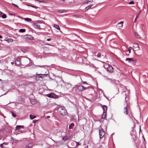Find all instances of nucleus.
<instances>
[{
    "label": "nucleus",
    "instance_id": "f257e3e1",
    "mask_svg": "<svg viewBox=\"0 0 148 148\" xmlns=\"http://www.w3.org/2000/svg\"><path fill=\"white\" fill-rule=\"evenodd\" d=\"M58 113L63 115H66L67 112L64 106H60L57 109Z\"/></svg>",
    "mask_w": 148,
    "mask_h": 148
},
{
    "label": "nucleus",
    "instance_id": "f03ea898",
    "mask_svg": "<svg viewBox=\"0 0 148 148\" xmlns=\"http://www.w3.org/2000/svg\"><path fill=\"white\" fill-rule=\"evenodd\" d=\"M105 134V132L102 128L99 129V135L100 138H102L104 136Z\"/></svg>",
    "mask_w": 148,
    "mask_h": 148
},
{
    "label": "nucleus",
    "instance_id": "7ed1b4c3",
    "mask_svg": "<svg viewBox=\"0 0 148 148\" xmlns=\"http://www.w3.org/2000/svg\"><path fill=\"white\" fill-rule=\"evenodd\" d=\"M24 37L26 40H33L34 39V38L31 35H26Z\"/></svg>",
    "mask_w": 148,
    "mask_h": 148
},
{
    "label": "nucleus",
    "instance_id": "20e7f679",
    "mask_svg": "<svg viewBox=\"0 0 148 148\" xmlns=\"http://www.w3.org/2000/svg\"><path fill=\"white\" fill-rule=\"evenodd\" d=\"M20 60L21 59L19 57H18L15 60V64L16 65L18 66L21 64Z\"/></svg>",
    "mask_w": 148,
    "mask_h": 148
},
{
    "label": "nucleus",
    "instance_id": "39448f33",
    "mask_svg": "<svg viewBox=\"0 0 148 148\" xmlns=\"http://www.w3.org/2000/svg\"><path fill=\"white\" fill-rule=\"evenodd\" d=\"M23 128V126L22 125H17L16 127V129L18 130L19 132L21 133L22 132V130H21V129Z\"/></svg>",
    "mask_w": 148,
    "mask_h": 148
},
{
    "label": "nucleus",
    "instance_id": "423d86ee",
    "mask_svg": "<svg viewBox=\"0 0 148 148\" xmlns=\"http://www.w3.org/2000/svg\"><path fill=\"white\" fill-rule=\"evenodd\" d=\"M22 57L25 58L23 60L25 64H28L30 62H29V61L30 60V59L29 58L25 57Z\"/></svg>",
    "mask_w": 148,
    "mask_h": 148
},
{
    "label": "nucleus",
    "instance_id": "0eeeda50",
    "mask_svg": "<svg viewBox=\"0 0 148 148\" xmlns=\"http://www.w3.org/2000/svg\"><path fill=\"white\" fill-rule=\"evenodd\" d=\"M77 89L78 90L82 91L86 89L87 88L83 86H79L78 87Z\"/></svg>",
    "mask_w": 148,
    "mask_h": 148
},
{
    "label": "nucleus",
    "instance_id": "6e6552de",
    "mask_svg": "<svg viewBox=\"0 0 148 148\" xmlns=\"http://www.w3.org/2000/svg\"><path fill=\"white\" fill-rule=\"evenodd\" d=\"M107 70L110 73H112L113 72V68L110 65L107 67Z\"/></svg>",
    "mask_w": 148,
    "mask_h": 148
},
{
    "label": "nucleus",
    "instance_id": "1a4fd4ad",
    "mask_svg": "<svg viewBox=\"0 0 148 148\" xmlns=\"http://www.w3.org/2000/svg\"><path fill=\"white\" fill-rule=\"evenodd\" d=\"M136 62V60L135 59L131 58L130 63H131L133 64H135Z\"/></svg>",
    "mask_w": 148,
    "mask_h": 148
},
{
    "label": "nucleus",
    "instance_id": "9d476101",
    "mask_svg": "<svg viewBox=\"0 0 148 148\" xmlns=\"http://www.w3.org/2000/svg\"><path fill=\"white\" fill-rule=\"evenodd\" d=\"M32 25L34 28L37 29H40V26L37 25L36 23H34Z\"/></svg>",
    "mask_w": 148,
    "mask_h": 148
},
{
    "label": "nucleus",
    "instance_id": "9b49d317",
    "mask_svg": "<svg viewBox=\"0 0 148 148\" xmlns=\"http://www.w3.org/2000/svg\"><path fill=\"white\" fill-rule=\"evenodd\" d=\"M133 47L136 49L137 50H138L139 49V45L137 43H135L133 44Z\"/></svg>",
    "mask_w": 148,
    "mask_h": 148
},
{
    "label": "nucleus",
    "instance_id": "f8f14e48",
    "mask_svg": "<svg viewBox=\"0 0 148 148\" xmlns=\"http://www.w3.org/2000/svg\"><path fill=\"white\" fill-rule=\"evenodd\" d=\"M102 108L103 110V112L106 113L107 110V107L106 105H103L102 106Z\"/></svg>",
    "mask_w": 148,
    "mask_h": 148
},
{
    "label": "nucleus",
    "instance_id": "ddd939ff",
    "mask_svg": "<svg viewBox=\"0 0 148 148\" xmlns=\"http://www.w3.org/2000/svg\"><path fill=\"white\" fill-rule=\"evenodd\" d=\"M5 40L7 41L8 42H12L13 41V40L11 38H6L5 39Z\"/></svg>",
    "mask_w": 148,
    "mask_h": 148
},
{
    "label": "nucleus",
    "instance_id": "4468645a",
    "mask_svg": "<svg viewBox=\"0 0 148 148\" xmlns=\"http://www.w3.org/2000/svg\"><path fill=\"white\" fill-rule=\"evenodd\" d=\"M124 114H127L128 113V109L127 107H125L124 108Z\"/></svg>",
    "mask_w": 148,
    "mask_h": 148
},
{
    "label": "nucleus",
    "instance_id": "2eb2a0df",
    "mask_svg": "<svg viewBox=\"0 0 148 148\" xmlns=\"http://www.w3.org/2000/svg\"><path fill=\"white\" fill-rule=\"evenodd\" d=\"M30 102L32 104H35L36 103V101L34 99H32L30 100Z\"/></svg>",
    "mask_w": 148,
    "mask_h": 148
},
{
    "label": "nucleus",
    "instance_id": "dca6fc26",
    "mask_svg": "<svg viewBox=\"0 0 148 148\" xmlns=\"http://www.w3.org/2000/svg\"><path fill=\"white\" fill-rule=\"evenodd\" d=\"M74 126V124L73 123H71L69 125V129H72Z\"/></svg>",
    "mask_w": 148,
    "mask_h": 148
},
{
    "label": "nucleus",
    "instance_id": "f3484780",
    "mask_svg": "<svg viewBox=\"0 0 148 148\" xmlns=\"http://www.w3.org/2000/svg\"><path fill=\"white\" fill-rule=\"evenodd\" d=\"M69 139V138L67 136H64L62 138V140L65 141L68 140Z\"/></svg>",
    "mask_w": 148,
    "mask_h": 148
},
{
    "label": "nucleus",
    "instance_id": "a211bd4d",
    "mask_svg": "<svg viewBox=\"0 0 148 148\" xmlns=\"http://www.w3.org/2000/svg\"><path fill=\"white\" fill-rule=\"evenodd\" d=\"M135 36L137 38H141L140 37V36L138 34V33L136 32H135Z\"/></svg>",
    "mask_w": 148,
    "mask_h": 148
},
{
    "label": "nucleus",
    "instance_id": "6ab92c4d",
    "mask_svg": "<svg viewBox=\"0 0 148 148\" xmlns=\"http://www.w3.org/2000/svg\"><path fill=\"white\" fill-rule=\"evenodd\" d=\"M53 26L54 27H55L56 29H57L58 30H60V28L58 25L54 24L53 25Z\"/></svg>",
    "mask_w": 148,
    "mask_h": 148
},
{
    "label": "nucleus",
    "instance_id": "aec40b11",
    "mask_svg": "<svg viewBox=\"0 0 148 148\" xmlns=\"http://www.w3.org/2000/svg\"><path fill=\"white\" fill-rule=\"evenodd\" d=\"M24 20L25 21L28 22H30L32 21L31 19L28 18H24Z\"/></svg>",
    "mask_w": 148,
    "mask_h": 148
},
{
    "label": "nucleus",
    "instance_id": "412c9836",
    "mask_svg": "<svg viewBox=\"0 0 148 148\" xmlns=\"http://www.w3.org/2000/svg\"><path fill=\"white\" fill-rule=\"evenodd\" d=\"M54 95V94H53L52 93H50L48 94L47 95V96L49 97H53V96Z\"/></svg>",
    "mask_w": 148,
    "mask_h": 148
},
{
    "label": "nucleus",
    "instance_id": "4be33fe9",
    "mask_svg": "<svg viewBox=\"0 0 148 148\" xmlns=\"http://www.w3.org/2000/svg\"><path fill=\"white\" fill-rule=\"evenodd\" d=\"M29 117L31 119H33L36 118V116L30 114L29 115Z\"/></svg>",
    "mask_w": 148,
    "mask_h": 148
},
{
    "label": "nucleus",
    "instance_id": "5701e85b",
    "mask_svg": "<svg viewBox=\"0 0 148 148\" xmlns=\"http://www.w3.org/2000/svg\"><path fill=\"white\" fill-rule=\"evenodd\" d=\"M106 112H103L102 115L101 116L102 119H104L106 117Z\"/></svg>",
    "mask_w": 148,
    "mask_h": 148
},
{
    "label": "nucleus",
    "instance_id": "b1692460",
    "mask_svg": "<svg viewBox=\"0 0 148 148\" xmlns=\"http://www.w3.org/2000/svg\"><path fill=\"white\" fill-rule=\"evenodd\" d=\"M37 66H38L41 68H46V67H47L48 66L45 65H37Z\"/></svg>",
    "mask_w": 148,
    "mask_h": 148
},
{
    "label": "nucleus",
    "instance_id": "393cba45",
    "mask_svg": "<svg viewBox=\"0 0 148 148\" xmlns=\"http://www.w3.org/2000/svg\"><path fill=\"white\" fill-rule=\"evenodd\" d=\"M92 5L91 4H90L87 6L85 8V9L86 10H88L89 8H91L92 6Z\"/></svg>",
    "mask_w": 148,
    "mask_h": 148
},
{
    "label": "nucleus",
    "instance_id": "a878e982",
    "mask_svg": "<svg viewBox=\"0 0 148 148\" xmlns=\"http://www.w3.org/2000/svg\"><path fill=\"white\" fill-rule=\"evenodd\" d=\"M19 31L21 32H25V29H20L19 30Z\"/></svg>",
    "mask_w": 148,
    "mask_h": 148
},
{
    "label": "nucleus",
    "instance_id": "bb28decb",
    "mask_svg": "<svg viewBox=\"0 0 148 148\" xmlns=\"http://www.w3.org/2000/svg\"><path fill=\"white\" fill-rule=\"evenodd\" d=\"M1 17L3 18H5L7 17V16L6 14H3V15H2L1 16Z\"/></svg>",
    "mask_w": 148,
    "mask_h": 148
},
{
    "label": "nucleus",
    "instance_id": "cd10ccee",
    "mask_svg": "<svg viewBox=\"0 0 148 148\" xmlns=\"http://www.w3.org/2000/svg\"><path fill=\"white\" fill-rule=\"evenodd\" d=\"M97 56L98 58H100L101 56V53L99 52L97 53Z\"/></svg>",
    "mask_w": 148,
    "mask_h": 148
},
{
    "label": "nucleus",
    "instance_id": "c85d7f7f",
    "mask_svg": "<svg viewBox=\"0 0 148 148\" xmlns=\"http://www.w3.org/2000/svg\"><path fill=\"white\" fill-rule=\"evenodd\" d=\"M123 21H121L120 23H119V24L120 25H121V27H122L123 25Z\"/></svg>",
    "mask_w": 148,
    "mask_h": 148
},
{
    "label": "nucleus",
    "instance_id": "c756f323",
    "mask_svg": "<svg viewBox=\"0 0 148 148\" xmlns=\"http://www.w3.org/2000/svg\"><path fill=\"white\" fill-rule=\"evenodd\" d=\"M130 60H131V58H127L126 59H125V60L126 61H128V62H130Z\"/></svg>",
    "mask_w": 148,
    "mask_h": 148
},
{
    "label": "nucleus",
    "instance_id": "7c9ffc66",
    "mask_svg": "<svg viewBox=\"0 0 148 148\" xmlns=\"http://www.w3.org/2000/svg\"><path fill=\"white\" fill-rule=\"evenodd\" d=\"M75 142L76 143V145L75 146L76 147H77L78 145H81V144L79 143V142H77L76 141H75Z\"/></svg>",
    "mask_w": 148,
    "mask_h": 148
},
{
    "label": "nucleus",
    "instance_id": "2f4dec72",
    "mask_svg": "<svg viewBox=\"0 0 148 148\" xmlns=\"http://www.w3.org/2000/svg\"><path fill=\"white\" fill-rule=\"evenodd\" d=\"M132 48L130 47L128 48V51L129 52V53H131V50L132 49Z\"/></svg>",
    "mask_w": 148,
    "mask_h": 148
},
{
    "label": "nucleus",
    "instance_id": "473e14b6",
    "mask_svg": "<svg viewBox=\"0 0 148 148\" xmlns=\"http://www.w3.org/2000/svg\"><path fill=\"white\" fill-rule=\"evenodd\" d=\"M129 114V116L133 120V118H134L132 116V115L131 114H130L129 113H128Z\"/></svg>",
    "mask_w": 148,
    "mask_h": 148
},
{
    "label": "nucleus",
    "instance_id": "72a5a7b5",
    "mask_svg": "<svg viewBox=\"0 0 148 148\" xmlns=\"http://www.w3.org/2000/svg\"><path fill=\"white\" fill-rule=\"evenodd\" d=\"M36 1H38L40 3H44V1L43 0H36Z\"/></svg>",
    "mask_w": 148,
    "mask_h": 148
},
{
    "label": "nucleus",
    "instance_id": "f704fd0d",
    "mask_svg": "<svg viewBox=\"0 0 148 148\" xmlns=\"http://www.w3.org/2000/svg\"><path fill=\"white\" fill-rule=\"evenodd\" d=\"M12 115L14 117L16 116V115L13 112H12Z\"/></svg>",
    "mask_w": 148,
    "mask_h": 148
},
{
    "label": "nucleus",
    "instance_id": "c9c22d12",
    "mask_svg": "<svg viewBox=\"0 0 148 148\" xmlns=\"http://www.w3.org/2000/svg\"><path fill=\"white\" fill-rule=\"evenodd\" d=\"M129 4H134V2L133 1H131L129 3Z\"/></svg>",
    "mask_w": 148,
    "mask_h": 148
},
{
    "label": "nucleus",
    "instance_id": "e433bc0d",
    "mask_svg": "<svg viewBox=\"0 0 148 148\" xmlns=\"http://www.w3.org/2000/svg\"><path fill=\"white\" fill-rule=\"evenodd\" d=\"M140 12H139L136 15V19L138 17V15H139Z\"/></svg>",
    "mask_w": 148,
    "mask_h": 148
},
{
    "label": "nucleus",
    "instance_id": "4c0bfd02",
    "mask_svg": "<svg viewBox=\"0 0 148 148\" xmlns=\"http://www.w3.org/2000/svg\"><path fill=\"white\" fill-rule=\"evenodd\" d=\"M99 90H100L101 92L102 93H104L103 92V90H102V89H101L99 88Z\"/></svg>",
    "mask_w": 148,
    "mask_h": 148
},
{
    "label": "nucleus",
    "instance_id": "58836bf2",
    "mask_svg": "<svg viewBox=\"0 0 148 148\" xmlns=\"http://www.w3.org/2000/svg\"><path fill=\"white\" fill-rule=\"evenodd\" d=\"M107 80H109V81H112V80L111 79L109 78H107Z\"/></svg>",
    "mask_w": 148,
    "mask_h": 148
},
{
    "label": "nucleus",
    "instance_id": "ea45409f",
    "mask_svg": "<svg viewBox=\"0 0 148 148\" xmlns=\"http://www.w3.org/2000/svg\"><path fill=\"white\" fill-rule=\"evenodd\" d=\"M31 7L34 8H37V7H36V6H32V5H30Z\"/></svg>",
    "mask_w": 148,
    "mask_h": 148
},
{
    "label": "nucleus",
    "instance_id": "a19ab883",
    "mask_svg": "<svg viewBox=\"0 0 148 148\" xmlns=\"http://www.w3.org/2000/svg\"><path fill=\"white\" fill-rule=\"evenodd\" d=\"M83 83L84 84H87V83L86 81L84 82Z\"/></svg>",
    "mask_w": 148,
    "mask_h": 148
},
{
    "label": "nucleus",
    "instance_id": "79ce46f5",
    "mask_svg": "<svg viewBox=\"0 0 148 148\" xmlns=\"http://www.w3.org/2000/svg\"><path fill=\"white\" fill-rule=\"evenodd\" d=\"M12 4L14 5L16 7H18V5H16L15 4H14V3H12Z\"/></svg>",
    "mask_w": 148,
    "mask_h": 148
},
{
    "label": "nucleus",
    "instance_id": "37998d69",
    "mask_svg": "<svg viewBox=\"0 0 148 148\" xmlns=\"http://www.w3.org/2000/svg\"><path fill=\"white\" fill-rule=\"evenodd\" d=\"M22 51H23V52H24V53H25L27 51L26 50H22Z\"/></svg>",
    "mask_w": 148,
    "mask_h": 148
},
{
    "label": "nucleus",
    "instance_id": "c03bdc74",
    "mask_svg": "<svg viewBox=\"0 0 148 148\" xmlns=\"http://www.w3.org/2000/svg\"><path fill=\"white\" fill-rule=\"evenodd\" d=\"M37 23H42V21H38Z\"/></svg>",
    "mask_w": 148,
    "mask_h": 148
},
{
    "label": "nucleus",
    "instance_id": "a18cd8bd",
    "mask_svg": "<svg viewBox=\"0 0 148 148\" xmlns=\"http://www.w3.org/2000/svg\"><path fill=\"white\" fill-rule=\"evenodd\" d=\"M47 40L48 41H49L51 40V38H48L47 39Z\"/></svg>",
    "mask_w": 148,
    "mask_h": 148
},
{
    "label": "nucleus",
    "instance_id": "49530a36",
    "mask_svg": "<svg viewBox=\"0 0 148 148\" xmlns=\"http://www.w3.org/2000/svg\"><path fill=\"white\" fill-rule=\"evenodd\" d=\"M36 121H37V120H34L33 121V122L35 123Z\"/></svg>",
    "mask_w": 148,
    "mask_h": 148
},
{
    "label": "nucleus",
    "instance_id": "de8ad7c7",
    "mask_svg": "<svg viewBox=\"0 0 148 148\" xmlns=\"http://www.w3.org/2000/svg\"><path fill=\"white\" fill-rule=\"evenodd\" d=\"M3 144H4V143H3V144H1L0 146L1 147H3Z\"/></svg>",
    "mask_w": 148,
    "mask_h": 148
},
{
    "label": "nucleus",
    "instance_id": "09e8293b",
    "mask_svg": "<svg viewBox=\"0 0 148 148\" xmlns=\"http://www.w3.org/2000/svg\"><path fill=\"white\" fill-rule=\"evenodd\" d=\"M11 63L12 65H13L14 64V62H11Z\"/></svg>",
    "mask_w": 148,
    "mask_h": 148
},
{
    "label": "nucleus",
    "instance_id": "8fccbe9b",
    "mask_svg": "<svg viewBox=\"0 0 148 148\" xmlns=\"http://www.w3.org/2000/svg\"><path fill=\"white\" fill-rule=\"evenodd\" d=\"M39 77V78H42V76H40Z\"/></svg>",
    "mask_w": 148,
    "mask_h": 148
},
{
    "label": "nucleus",
    "instance_id": "3c124183",
    "mask_svg": "<svg viewBox=\"0 0 148 148\" xmlns=\"http://www.w3.org/2000/svg\"><path fill=\"white\" fill-rule=\"evenodd\" d=\"M36 75H42V74H37V73H36Z\"/></svg>",
    "mask_w": 148,
    "mask_h": 148
},
{
    "label": "nucleus",
    "instance_id": "603ef678",
    "mask_svg": "<svg viewBox=\"0 0 148 148\" xmlns=\"http://www.w3.org/2000/svg\"><path fill=\"white\" fill-rule=\"evenodd\" d=\"M45 44V45H50V44H47H47Z\"/></svg>",
    "mask_w": 148,
    "mask_h": 148
},
{
    "label": "nucleus",
    "instance_id": "864d4df0",
    "mask_svg": "<svg viewBox=\"0 0 148 148\" xmlns=\"http://www.w3.org/2000/svg\"><path fill=\"white\" fill-rule=\"evenodd\" d=\"M2 38V36H1V35H0V38Z\"/></svg>",
    "mask_w": 148,
    "mask_h": 148
},
{
    "label": "nucleus",
    "instance_id": "5fc2aeb1",
    "mask_svg": "<svg viewBox=\"0 0 148 148\" xmlns=\"http://www.w3.org/2000/svg\"><path fill=\"white\" fill-rule=\"evenodd\" d=\"M103 96L104 97V96H105L106 95H105V94L104 93H103Z\"/></svg>",
    "mask_w": 148,
    "mask_h": 148
},
{
    "label": "nucleus",
    "instance_id": "6e6d98bb",
    "mask_svg": "<svg viewBox=\"0 0 148 148\" xmlns=\"http://www.w3.org/2000/svg\"><path fill=\"white\" fill-rule=\"evenodd\" d=\"M50 117V116H47V118H49Z\"/></svg>",
    "mask_w": 148,
    "mask_h": 148
},
{
    "label": "nucleus",
    "instance_id": "4d7b16f0",
    "mask_svg": "<svg viewBox=\"0 0 148 148\" xmlns=\"http://www.w3.org/2000/svg\"><path fill=\"white\" fill-rule=\"evenodd\" d=\"M2 14V12L0 11V14Z\"/></svg>",
    "mask_w": 148,
    "mask_h": 148
},
{
    "label": "nucleus",
    "instance_id": "13d9d810",
    "mask_svg": "<svg viewBox=\"0 0 148 148\" xmlns=\"http://www.w3.org/2000/svg\"><path fill=\"white\" fill-rule=\"evenodd\" d=\"M128 106H129V105L128 104H127V105H126V107H127H127H128Z\"/></svg>",
    "mask_w": 148,
    "mask_h": 148
},
{
    "label": "nucleus",
    "instance_id": "bf43d9fd",
    "mask_svg": "<svg viewBox=\"0 0 148 148\" xmlns=\"http://www.w3.org/2000/svg\"><path fill=\"white\" fill-rule=\"evenodd\" d=\"M127 96L125 95V100H126V98L127 97Z\"/></svg>",
    "mask_w": 148,
    "mask_h": 148
},
{
    "label": "nucleus",
    "instance_id": "052dcab7",
    "mask_svg": "<svg viewBox=\"0 0 148 148\" xmlns=\"http://www.w3.org/2000/svg\"><path fill=\"white\" fill-rule=\"evenodd\" d=\"M84 148H88V147L87 146H85L84 147Z\"/></svg>",
    "mask_w": 148,
    "mask_h": 148
},
{
    "label": "nucleus",
    "instance_id": "680f3d73",
    "mask_svg": "<svg viewBox=\"0 0 148 148\" xmlns=\"http://www.w3.org/2000/svg\"><path fill=\"white\" fill-rule=\"evenodd\" d=\"M92 1V0H90V1Z\"/></svg>",
    "mask_w": 148,
    "mask_h": 148
},
{
    "label": "nucleus",
    "instance_id": "e2e57ef3",
    "mask_svg": "<svg viewBox=\"0 0 148 148\" xmlns=\"http://www.w3.org/2000/svg\"><path fill=\"white\" fill-rule=\"evenodd\" d=\"M108 100H109V99L107 97V98H106Z\"/></svg>",
    "mask_w": 148,
    "mask_h": 148
},
{
    "label": "nucleus",
    "instance_id": "0e129e2a",
    "mask_svg": "<svg viewBox=\"0 0 148 148\" xmlns=\"http://www.w3.org/2000/svg\"><path fill=\"white\" fill-rule=\"evenodd\" d=\"M104 97L106 98H107V97L106 96H104Z\"/></svg>",
    "mask_w": 148,
    "mask_h": 148
},
{
    "label": "nucleus",
    "instance_id": "69168bd1",
    "mask_svg": "<svg viewBox=\"0 0 148 148\" xmlns=\"http://www.w3.org/2000/svg\"><path fill=\"white\" fill-rule=\"evenodd\" d=\"M104 97L106 98H107V97L106 96H104Z\"/></svg>",
    "mask_w": 148,
    "mask_h": 148
},
{
    "label": "nucleus",
    "instance_id": "338daca9",
    "mask_svg": "<svg viewBox=\"0 0 148 148\" xmlns=\"http://www.w3.org/2000/svg\"><path fill=\"white\" fill-rule=\"evenodd\" d=\"M28 147V146H26V147L27 148V147Z\"/></svg>",
    "mask_w": 148,
    "mask_h": 148
},
{
    "label": "nucleus",
    "instance_id": "774afa93",
    "mask_svg": "<svg viewBox=\"0 0 148 148\" xmlns=\"http://www.w3.org/2000/svg\"><path fill=\"white\" fill-rule=\"evenodd\" d=\"M59 12L60 13H62V12Z\"/></svg>",
    "mask_w": 148,
    "mask_h": 148
}]
</instances>
